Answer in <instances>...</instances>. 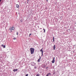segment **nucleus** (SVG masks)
<instances>
[{
  "label": "nucleus",
  "mask_w": 76,
  "mask_h": 76,
  "mask_svg": "<svg viewBox=\"0 0 76 76\" xmlns=\"http://www.w3.org/2000/svg\"><path fill=\"white\" fill-rule=\"evenodd\" d=\"M53 50H55L56 49V46H55V45H54V46H53Z\"/></svg>",
  "instance_id": "obj_7"
},
{
  "label": "nucleus",
  "mask_w": 76,
  "mask_h": 76,
  "mask_svg": "<svg viewBox=\"0 0 76 76\" xmlns=\"http://www.w3.org/2000/svg\"><path fill=\"white\" fill-rule=\"evenodd\" d=\"M36 67H35V68H36Z\"/></svg>",
  "instance_id": "obj_25"
},
{
  "label": "nucleus",
  "mask_w": 76,
  "mask_h": 76,
  "mask_svg": "<svg viewBox=\"0 0 76 76\" xmlns=\"http://www.w3.org/2000/svg\"><path fill=\"white\" fill-rule=\"evenodd\" d=\"M29 37H30V35H29Z\"/></svg>",
  "instance_id": "obj_22"
},
{
  "label": "nucleus",
  "mask_w": 76,
  "mask_h": 76,
  "mask_svg": "<svg viewBox=\"0 0 76 76\" xmlns=\"http://www.w3.org/2000/svg\"><path fill=\"white\" fill-rule=\"evenodd\" d=\"M2 47H3L4 48H5V45H1Z\"/></svg>",
  "instance_id": "obj_8"
},
{
  "label": "nucleus",
  "mask_w": 76,
  "mask_h": 76,
  "mask_svg": "<svg viewBox=\"0 0 76 76\" xmlns=\"http://www.w3.org/2000/svg\"><path fill=\"white\" fill-rule=\"evenodd\" d=\"M28 76V74H27L26 75V76Z\"/></svg>",
  "instance_id": "obj_16"
},
{
  "label": "nucleus",
  "mask_w": 76,
  "mask_h": 76,
  "mask_svg": "<svg viewBox=\"0 0 76 76\" xmlns=\"http://www.w3.org/2000/svg\"><path fill=\"white\" fill-rule=\"evenodd\" d=\"M1 0H0V2L1 1Z\"/></svg>",
  "instance_id": "obj_23"
},
{
  "label": "nucleus",
  "mask_w": 76,
  "mask_h": 76,
  "mask_svg": "<svg viewBox=\"0 0 76 76\" xmlns=\"http://www.w3.org/2000/svg\"><path fill=\"white\" fill-rule=\"evenodd\" d=\"M29 0H27V2H28V1H29Z\"/></svg>",
  "instance_id": "obj_20"
},
{
  "label": "nucleus",
  "mask_w": 76,
  "mask_h": 76,
  "mask_svg": "<svg viewBox=\"0 0 76 76\" xmlns=\"http://www.w3.org/2000/svg\"><path fill=\"white\" fill-rule=\"evenodd\" d=\"M53 59L52 61V63H54L55 61V58L53 57Z\"/></svg>",
  "instance_id": "obj_4"
},
{
  "label": "nucleus",
  "mask_w": 76,
  "mask_h": 76,
  "mask_svg": "<svg viewBox=\"0 0 76 76\" xmlns=\"http://www.w3.org/2000/svg\"><path fill=\"white\" fill-rule=\"evenodd\" d=\"M16 39L15 38H14V40H16Z\"/></svg>",
  "instance_id": "obj_18"
},
{
  "label": "nucleus",
  "mask_w": 76,
  "mask_h": 76,
  "mask_svg": "<svg viewBox=\"0 0 76 76\" xmlns=\"http://www.w3.org/2000/svg\"><path fill=\"white\" fill-rule=\"evenodd\" d=\"M32 64H34V65H32V66H34V65L36 64V63H34V62H32Z\"/></svg>",
  "instance_id": "obj_9"
},
{
  "label": "nucleus",
  "mask_w": 76,
  "mask_h": 76,
  "mask_svg": "<svg viewBox=\"0 0 76 76\" xmlns=\"http://www.w3.org/2000/svg\"><path fill=\"white\" fill-rule=\"evenodd\" d=\"M17 35H18V32H17Z\"/></svg>",
  "instance_id": "obj_17"
},
{
  "label": "nucleus",
  "mask_w": 76,
  "mask_h": 76,
  "mask_svg": "<svg viewBox=\"0 0 76 76\" xmlns=\"http://www.w3.org/2000/svg\"><path fill=\"white\" fill-rule=\"evenodd\" d=\"M41 59V57L39 56V58L37 62H39L40 61V60Z\"/></svg>",
  "instance_id": "obj_3"
},
{
  "label": "nucleus",
  "mask_w": 76,
  "mask_h": 76,
  "mask_svg": "<svg viewBox=\"0 0 76 76\" xmlns=\"http://www.w3.org/2000/svg\"><path fill=\"white\" fill-rule=\"evenodd\" d=\"M43 56V53H42L41 56Z\"/></svg>",
  "instance_id": "obj_15"
},
{
  "label": "nucleus",
  "mask_w": 76,
  "mask_h": 76,
  "mask_svg": "<svg viewBox=\"0 0 76 76\" xmlns=\"http://www.w3.org/2000/svg\"><path fill=\"white\" fill-rule=\"evenodd\" d=\"M14 27H11L9 29L10 31L11 32H12V30H14Z\"/></svg>",
  "instance_id": "obj_2"
},
{
  "label": "nucleus",
  "mask_w": 76,
  "mask_h": 76,
  "mask_svg": "<svg viewBox=\"0 0 76 76\" xmlns=\"http://www.w3.org/2000/svg\"><path fill=\"white\" fill-rule=\"evenodd\" d=\"M42 49H43V48H42V49H41L40 50V52H42V53H43L44 52V51H43Z\"/></svg>",
  "instance_id": "obj_5"
},
{
  "label": "nucleus",
  "mask_w": 76,
  "mask_h": 76,
  "mask_svg": "<svg viewBox=\"0 0 76 76\" xmlns=\"http://www.w3.org/2000/svg\"><path fill=\"white\" fill-rule=\"evenodd\" d=\"M47 68H48V67H47V68H46V69H47Z\"/></svg>",
  "instance_id": "obj_24"
},
{
  "label": "nucleus",
  "mask_w": 76,
  "mask_h": 76,
  "mask_svg": "<svg viewBox=\"0 0 76 76\" xmlns=\"http://www.w3.org/2000/svg\"><path fill=\"white\" fill-rule=\"evenodd\" d=\"M18 71V69H14V70H13V71L14 72H15L16 71Z\"/></svg>",
  "instance_id": "obj_10"
},
{
  "label": "nucleus",
  "mask_w": 76,
  "mask_h": 76,
  "mask_svg": "<svg viewBox=\"0 0 76 76\" xmlns=\"http://www.w3.org/2000/svg\"><path fill=\"white\" fill-rule=\"evenodd\" d=\"M36 76H39V74H37Z\"/></svg>",
  "instance_id": "obj_14"
},
{
  "label": "nucleus",
  "mask_w": 76,
  "mask_h": 76,
  "mask_svg": "<svg viewBox=\"0 0 76 76\" xmlns=\"http://www.w3.org/2000/svg\"><path fill=\"white\" fill-rule=\"evenodd\" d=\"M46 1H48V0H47Z\"/></svg>",
  "instance_id": "obj_21"
},
{
  "label": "nucleus",
  "mask_w": 76,
  "mask_h": 76,
  "mask_svg": "<svg viewBox=\"0 0 76 76\" xmlns=\"http://www.w3.org/2000/svg\"><path fill=\"white\" fill-rule=\"evenodd\" d=\"M50 75V73H49L46 76H48L49 75Z\"/></svg>",
  "instance_id": "obj_11"
},
{
  "label": "nucleus",
  "mask_w": 76,
  "mask_h": 76,
  "mask_svg": "<svg viewBox=\"0 0 76 76\" xmlns=\"http://www.w3.org/2000/svg\"><path fill=\"white\" fill-rule=\"evenodd\" d=\"M30 51H31V54H32L34 53V49L33 48H30Z\"/></svg>",
  "instance_id": "obj_1"
},
{
  "label": "nucleus",
  "mask_w": 76,
  "mask_h": 76,
  "mask_svg": "<svg viewBox=\"0 0 76 76\" xmlns=\"http://www.w3.org/2000/svg\"><path fill=\"white\" fill-rule=\"evenodd\" d=\"M43 30H44V33H45V29L44 28H43Z\"/></svg>",
  "instance_id": "obj_12"
},
{
  "label": "nucleus",
  "mask_w": 76,
  "mask_h": 76,
  "mask_svg": "<svg viewBox=\"0 0 76 76\" xmlns=\"http://www.w3.org/2000/svg\"><path fill=\"white\" fill-rule=\"evenodd\" d=\"M16 7H17V8H19V5L18 4H16Z\"/></svg>",
  "instance_id": "obj_6"
},
{
  "label": "nucleus",
  "mask_w": 76,
  "mask_h": 76,
  "mask_svg": "<svg viewBox=\"0 0 76 76\" xmlns=\"http://www.w3.org/2000/svg\"><path fill=\"white\" fill-rule=\"evenodd\" d=\"M53 42H54V37H53Z\"/></svg>",
  "instance_id": "obj_13"
},
{
  "label": "nucleus",
  "mask_w": 76,
  "mask_h": 76,
  "mask_svg": "<svg viewBox=\"0 0 76 76\" xmlns=\"http://www.w3.org/2000/svg\"><path fill=\"white\" fill-rule=\"evenodd\" d=\"M31 35V34H29V35Z\"/></svg>",
  "instance_id": "obj_19"
}]
</instances>
